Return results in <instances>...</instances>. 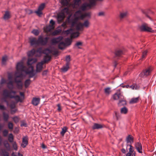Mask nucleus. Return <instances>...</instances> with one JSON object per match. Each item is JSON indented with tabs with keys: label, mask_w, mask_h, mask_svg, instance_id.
Segmentation results:
<instances>
[{
	"label": "nucleus",
	"mask_w": 156,
	"mask_h": 156,
	"mask_svg": "<svg viewBox=\"0 0 156 156\" xmlns=\"http://www.w3.org/2000/svg\"><path fill=\"white\" fill-rule=\"evenodd\" d=\"M37 61V59L36 58H29L27 62V65L28 68L27 69L24 66L23 61L17 63L16 66V70L15 74V81L17 84L18 88L21 89L22 88L23 83L21 81L23 77V73L24 72L26 74H28L30 77H32L34 76L35 73L34 66L32 65Z\"/></svg>",
	"instance_id": "f257e3e1"
},
{
	"label": "nucleus",
	"mask_w": 156,
	"mask_h": 156,
	"mask_svg": "<svg viewBox=\"0 0 156 156\" xmlns=\"http://www.w3.org/2000/svg\"><path fill=\"white\" fill-rule=\"evenodd\" d=\"M90 15L89 12H86L84 14L80 10L76 12L74 14V18L70 19V16H69L67 19V21L71 25L72 27H76L77 30H83V27L88 28L90 26V23L88 20L85 21L82 23L80 22H78L79 19L82 20L86 17H89Z\"/></svg>",
	"instance_id": "f03ea898"
},
{
	"label": "nucleus",
	"mask_w": 156,
	"mask_h": 156,
	"mask_svg": "<svg viewBox=\"0 0 156 156\" xmlns=\"http://www.w3.org/2000/svg\"><path fill=\"white\" fill-rule=\"evenodd\" d=\"M16 92L15 91H9L5 90H4L3 95L5 98H14L17 102H22L24 100V93L20 92V97L18 95H15Z\"/></svg>",
	"instance_id": "7ed1b4c3"
},
{
	"label": "nucleus",
	"mask_w": 156,
	"mask_h": 156,
	"mask_svg": "<svg viewBox=\"0 0 156 156\" xmlns=\"http://www.w3.org/2000/svg\"><path fill=\"white\" fill-rule=\"evenodd\" d=\"M103 0H98V1H102ZM98 0H89V3H84L80 7V9L82 11H85L90 8L91 7L96 5V2Z\"/></svg>",
	"instance_id": "20e7f679"
},
{
	"label": "nucleus",
	"mask_w": 156,
	"mask_h": 156,
	"mask_svg": "<svg viewBox=\"0 0 156 156\" xmlns=\"http://www.w3.org/2000/svg\"><path fill=\"white\" fill-rule=\"evenodd\" d=\"M69 13V11L68 8H66L62 9L61 12L57 15V20L58 22L60 23L64 20L65 18V13L68 14Z\"/></svg>",
	"instance_id": "39448f33"
},
{
	"label": "nucleus",
	"mask_w": 156,
	"mask_h": 156,
	"mask_svg": "<svg viewBox=\"0 0 156 156\" xmlns=\"http://www.w3.org/2000/svg\"><path fill=\"white\" fill-rule=\"evenodd\" d=\"M139 29L141 31H145L147 32L155 33L156 30H154L150 27H149L148 25L145 23L142 24L139 27Z\"/></svg>",
	"instance_id": "423d86ee"
},
{
	"label": "nucleus",
	"mask_w": 156,
	"mask_h": 156,
	"mask_svg": "<svg viewBox=\"0 0 156 156\" xmlns=\"http://www.w3.org/2000/svg\"><path fill=\"white\" fill-rule=\"evenodd\" d=\"M41 48H39L37 51L34 49H33L28 52L27 53V55L28 57H32L34 55L36 56H40L41 55Z\"/></svg>",
	"instance_id": "0eeeda50"
},
{
	"label": "nucleus",
	"mask_w": 156,
	"mask_h": 156,
	"mask_svg": "<svg viewBox=\"0 0 156 156\" xmlns=\"http://www.w3.org/2000/svg\"><path fill=\"white\" fill-rule=\"evenodd\" d=\"M48 60L46 59V58H44V61H41L38 63L36 65V71L37 72H40L41 71L43 68V65L46 62L50 60V57L48 56Z\"/></svg>",
	"instance_id": "6e6552de"
},
{
	"label": "nucleus",
	"mask_w": 156,
	"mask_h": 156,
	"mask_svg": "<svg viewBox=\"0 0 156 156\" xmlns=\"http://www.w3.org/2000/svg\"><path fill=\"white\" fill-rule=\"evenodd\" d=\"M50 24L44 28V31L46 33L50 32L55 28V22L52 20H51L50 22Z\"/></svg>",
	"instance_id": "1a4fd4ad"
},
{
	"label": "nucleus",
	"mask_w": 156,
	"mask_h": 156,
	"mask_svg": "<svg viewBox=\"0 0 156 156\" xmlns=\"http://www.w3.org/2000/svg\"><path fill=\"white\" fill-rule=\"evenodd\" d=\"M153 68L151 66L146 68L144 69L141 73V76H147L151 74L152 70Z\"/></svg>",
	"instance_id": "9d476101"
},
{
	"label": "nucleus",
	"mask_w": 156,
	"mask_h": 156,
	"mask_svg": "<svg viewBox=\"0 0 156 156\" xmlns=\"http://www.w3.org/2000/svg\"><path fill=\"white\" fill-rule=\"evenodd\" d=\"M64 33L67 34H71L70 37L71 38L76 37L80 34L78 32H73V30L71 29L65 31Z\"/></svg>",
	"instance_id": "9b49d317"
},
{
	"label": "nucleus",
	"mask_w": 156,
	"mask_h": 156,
	"mask_svg": "<svg viewBox=\"0 0 156 156\" xmlns=\"http://www.w3.org/2000/svg\"><path fill=\"white\" fill-rule=\"evenodd\" d=\"M48 37H47L43 38L42 36H40L38 38V45L40 44L42 45H46L48 43Z\"/></svg>",
	"instance_id": "f8f14e48"
},
{
	"label": "nucleus",
	"mask_w": 156,
	"mask_h": 156,
	"mask_svg": "<svg viewBox=\"0 0 156 156\" xmlns=\"http://www.w3.org/2000/svg\"><path fill=\"white\" fill-rule=\"evenodd\" d=\"M128 146L129 148L128 149V148L127 150H127H129V151L126 154V156H135L136 152L134 151L133 147L130 145Z\"/></svg>",
	"instance_id": "ddd939ff"
},
{
	"label": "nucleus",
	"mask_w": 156,
	"mask_h": 156,
	"mask_svg": "<svg viewBox=\"0 0 156 156\" xmlns=\"http://www.w3.org/2000/svg\"><path fill=\"white\" fill-rule=\"evenodd\" d=\"M45 4L42 3L39 6L37 10L35 11V12L39 16H40L42 14V11L45 7Z\"/></svg>",
	"instance_id": "4468645a"
},
{
	"label": "nucleus",
	"mask_w": 156,
	"mask_h": 156,
	"mask_svg": "<svg viewBox=\"0 0 156 156\" xmlns=\"http://www.w3.org/2000/svg\"><path fill=\"white\" fill-rule=\"evenodd\" d=\"M126 149L128 148V146L129 145H131L132 143L133 142V137L130 135H128L126 138Z\"/></svg>",
	"instance_id": "2eb2a0df"
},
{
	"label": "nucleus",
	"mask_w": 156,
	"mask_h": 156,
	"mask_svg": "<svg viewBox=\"0 0 156 156\" xmlns=\"http://www.w3.org/2000/svg\"><path fill=\"white\" fill-rule=\"evenodd\" d=\"M123 97L122 95L121 94L120 92L119 91L113 95L112 98L114 100L119 99V100H121V99H123Z\"/></svg>",
	"instance_id": "dca6fc26"
},
{
	"label": "nucleus",
	"mask_w": 156,
	"mask_h": 156,
	"mask_svg": "<svg viewBox=\"0 0 156 156\" xmlns=\"http://www.w3.org/2000/svg\"><path fill=\"white\" fill-rule=\"evenodd\" d=\"M11 73H9L8 76V79L9 82L8 83L7 86L9 89H12L13 87V81L12 80V76H11Z\"/></svg>",
	"instance_id": "f3484780"
},
{
	"label": "nucleus",
	"mask_w": 156,
	"mask_h": 156,
	"mask_svg": "<svg viewBox=\"0 0 156 156\" xmlns=\"http://www.w3.org/2000/svg\"><path fill=\"white\" fill-rule=\"evenodd\" d=\"M135 147L139 153H142V146L140 142H136L135 144Z\"/></svg>",
	"instance_id": "a211bd4d"
},
{
	"label": "nucleus",
	"mask_w": 156,
	"mask_h": 156,
	"mask_svg": "<svg viewBox=\"0 0 156 156\" xmlns=\"http://www.w3.org/2000/svg\"><path fill=\"white\" fill-rule=\"evenodd\" d=\"M51 52V51L48 49H46L44 51H42L41 50V54L42 53H44L46 54V56H45L44 58V61H44V58H46V59L47 60H48V58L47 57L48 56H49L50 57V60L51 58V56L50 55V53Z\"/></svg>",
	"instance_id": "6ab92c4d"
},
{
	"label": "nucleus",
	"mask_w": 156,
	"mask_h": 156,
	"mask_svg": "<svg viewBox=\"0 0 156 156\" xmlns=\"http://www.w3.org/2000/svg\"><path fill=\"white\" fill-rule=\"evenodd\" d=\"M28 139L27 136H25L23 137L22 142L21 144V146L23 148H25L28 144Z\"/></svg>",
	"instance_id": "aec40b11"
},
{
	"label": "nucleus",
	"mask_w": 156,
	"mask_h": 156,
	"mask_svg": "<svg viewBox=\"0 0 156 156\" xmlns=\"http://www.w3.org/2000/svg\"><path fill=\"white\" fill-rule=\"evenodd\" d=\"M30 43L31 45H38V39L37 40L35 37H30L29 38Z\"/></svg>",
	"instance_id": "412c9836"
},
{
	"label": "nucleus",
	"mask_w": 156,
	"mask_h": 156,
	"mask_svg": "<svg viewBox=\"0 0 156 156\" xmlns=\"http://www.w3.org/2000/svg\"><path fill=\"white\" fill-rule=\"evenodd\" d=\"M40 101V99L39 98H33L32 103L34 106L37 105Z\"/></svg>",
	"instance_id": "4be33fe9"
},
{
	"label": "nucleus",
	"mask_w": 156,
	"mask_h": 156,
	"mask_svg": "<svg viewBox=\"0 0 156 156\" xmlns=\"http://www.w3.org/2000/svg\"><path fill=\"white\" fill-rule=\"evenodd\" d=\"M63 37L62 36H59L56 38L52 39L51 40L52 43L53 44H56L59 43L62 40Z\"/></svg>",
	"instance_id": "5701e85b"
},
{
	"label": "nucleus",
	"mask_w": 156,
	"mask_h": 156,
	"mask_svg": "<svg viewBox=\"0 0 156 156\" xmlns=\"http://www.w3.org/2000/svg\"><path fill=\"white\" fill-rule=\"evenodd\" d=\"M105 126L102 124L94 123L92 127V128L93 129H99L105 127Z\"/></svg>",
	"instance_id": "b1692460"
},
{
	"label": "nucleus",
	"mask_w": 156,
	"mask_h": 156,
	"mask_svg": "<svg viewBox=\"0 0 156 156\" xmlns=\"http://www.w3.org/2000/svg\"><path fill=\"white\" fill-rule=\"evenodd\" d=\"M11 17L10 14L9 12L6 11L3 16V18L5 20H7Z\"/></svg>",
	"instance_id": "393cba45"
},
{
	"label": "nucleus",
	"mask_w": 156,
	"mask_h": 156,
	"mask_svg": "<svg viewBox=\"0 0 156 156\" xmlns=\"http://www.w3.org/2000/svg\"><path fill=\"white\" fill-rule=\"evenodd\" d=\"M69 63L67 62L65 66H63L62 68L61 69L63 72H66L69 69Z\"/></svg>",
	"instance_id": "a878e982"
},
{
	"label": "nucleus",
	"mask_w": 156,
	"mask_h": 156,
	"mask_svg": "<svg viewBox=\"0 0 156 156\" xmlns=\"http://www.w3.org/2000/svg\"><path fill=\"white\" fill-rule=\"evenodd\" d=\"M118 104L120 106L126 104V100L124 99V97L123 99H121V100H119Z\"/></svg>",
	"instance_id": "bb28decb"
},
{
	"label": "nucleus",
	"mask_w": 156,
	"mask_h": 156,
	"mask_svg": "<svg viewBox=\"0 0 156 156\" xmlns=\"http://www.w3.org/2000/svg\"><path fill=\"white\" fill-rule=\"evenodd\" d=\"M80 2V0H74V3L72 5V6L73 8H75L76 5L79 6Z\"/></svg>",
	"instance_id": "cd10ccee"
},
{
	"label": "nucleus",
	"mask_w": 156,
	"mask_h": 156,
	"mask_svg": "<svg viewBox=\"0 0 156 156\" xmlns=\"http://www.w3.org/2000/svg\"><path fill=\"white\" fill-rule=\"evenodd\" d=\"M66 46V44L63 42H61L58 45V48L60 49H64Z\"/></svg>",
	"instance_id": "c85d7f7f"
},
{
	"label": "nucleus",
	"mask_w": 156,
	"mask_h": 156,
	"mask_svg": "<svg viewBox=\"0 0 156 156\" xmlns=\"http://www.w3.org/2000/svg\"><path fill=\"white\" fill-rule=\"evenodd\" d=\"M139 100V97L132 98L129 101V103L130 104H134L136 103Z\"/></svg>",
	"instance_id": "c756f323"
},
{
	"label": "nucleus",
	"mask_w": 156,
	"mask_h": 156,
	"mask_svg": "<svg viewBox=\"0 0 156 156\" xmlns=\"http://www.w3.org/2000/svg\"><path fill=\"white\" fill-rule=\"evenodd\" d=\"M10 107L12 109L11 110V113L12 114H13L15 113L17 111V110L16 109H13V108H14L15 107V104L14 103L13 104L11 105L10 106Z\"/></svg>",
	"instance_id": "7c9ffc66"
},
{
	"label": "nucleus",
	"mask_w": 156,
	"mask_h": 156,
	"mask_svg": "<svg viewBox=\"0 0 156 156\" xmlns=\"http://www.w3.org/2000/svg\"><path fill=\"white\" fill-rule=\"evenodd\" d=\"M65 43L66 44V46L70 45L72 42V40L71 39L69 38H66L65 41Z\"/></svg>",
	"instance_id": "2f4dec72"
},
{
	"label": "nucleus",
	"mask_w": 156,
	"mask_h": 156,
	"mask_svg": "<svg viewBox=\"0 0 156 156\" xmlns=\"http://www.w3.org/2000/svg\"><path fill=\"white\" fill-rule=\"evenodd\" d=\"M68 128L66 126H64L62 129V131L60 132L62 136H64L65 133L67 131Z\"/></svg>",
	"instance_id": "473e14b6"
},
{
	"label": "nucleus",
	"mask_w": 156,
	"mask_h": 156,
	"mask_svg": "<svg viewBox=\"0 0 156 156\" xmlns=\"http://www.w3.org/2000/svg\"><path fill=\"white\" fill-rule=\"evenodd\" d=\"M70 0H61V4L64 6L67 5Z\"/></svg>",
	"instance_id": "72a5a7b5"
},
{
	"label": "nucleus",
	"mask_w": 156,
	"mask_h": 156,
	"mask_svg": "<svg viewBox=\"0 0 156 156\" xmlns=\"http://www.w3.org/2000/svg\"><path fill=\"white\" fill-rule=\"evenodd\" d=\"M128 109L126 107H124L121 108L120 112L122 114H126L127 113Z\"/></svg>",
	"instance_id": "f704fd0d"
},
{
	"label": "nucleus",
	"mask_w": 156,
	"mask_h": 156,
	"mask_svg": "<svg viewBox=\"0 0 156 156\" xmlns=\"http://www.w3.org/2000/svg\"><path fill=\"white\" fill-rule=\"evenodd\" d=\"M31 83V81L30 79L26 80L24 82V86L26 88L28 87Z\"/></svg>",
	"instance_id": "c9c22d12"
},
{
	"label": "nucleus",
	"mask_w": 156,
	"mask_h": 156,
	"mask_svg": "<svg viewBox=\"0 0 156 156\" xmlns=\"http://www.w3.org/2000/svg\"><path fill=\"white\" fill-rule=\"evenodd\" d=\"M62 30L60 29H58L55 30L52 33V35H56L60 33H61Z\"/></svg>",
	"instance_id": "e433bc0d"
},
{
	"label": "nucleus",
	"mask_w": 156,
	"mask_h": 156,
	"mask_svg": "<svg viewBox=\"0 0 156 156\" xmlns=\"http://www.w3.org/2000/svg\"><path fill=\"white\" fill-rule=\"evenodd\" d=\"M129 88L132 90H136L139 88V87L136 85V84L134 83L131 86H129Z\"/></svg>",
	"instance_id": "4c0bfd02"
},
{
	"label": "nucleus",
	"mask_w": 156,
	"mask_h": 156,
	"mask_svg": "<svg viewBox=\"0 0 156 156\" xmlns=\"http://www.w3.org/2000/svg\"><path fill=\"white\" fill-rule=\"evenodd\" d=\"M4 146L6 147V148L7 149L9 150L10 149V146L8 141H5L4 143Z\"/></svg>",
	"instance_id": "58836bf2"
},
{
	"label": "nucleus",
	"mask_w": 156,
	"mask_h": 156,
	"mask_svg": "<svg viewBox=\"0 0 156 156\" xmlns=\"http://www.w3.org/2000/svg\"><path fill=\"white\" fill-rule=\"evenodd\" d=\"M32 33L35 35L37 36L39 34L40 31L38 30L34 29L32 31Z\"/></svg>",
	"instance_id": "ea45409f"
},
{
	"label": "nucleus",
	"mask_w": 156,
	"mask_h": 156,
	"mask_svg": "<svg viewBox=\"0 0 156 156\" xmlns=\"http://www.w3.org/2000/svg\"><path fill=\"white\" fill-rule=\"evenodd\" d=\"M128 15V13L127 12H122L120 14V17L121 18H123L126 17Z\"/></svg>",
	"instance_id": "a19ab883"
},
{
	"label": "nucleus",
	"mask_w": 156,
	"mask_h": 156,
	"mask_svg": "<svg viewBox=\"0 0 156 156\" xmlns=\"http://www.w3.org/2000/svg\"><path fill=\"white\" fill-rule=\"evenodd\" d=\"M111 92V88H110L107 87L105 89V92L106 94L108 95Z\"/></svg>",
	"instance_id": "79ce46f5"
},
{
	"label": "nucleus",
	"mask_w": 156,
	"mask_h": 156,
	"mask_svg": "<svg viewBox=\"0 0 156 156\" xmlns=\"http://www.w3.org/2000/svg\"><path fill=\"white\" fill-rule=\"evenodd\" d=\"M123 54L122 51L121 50H119L115 52V55L118 56H119Z\"/></svg>",
	"instance_id": "37998d69"
},
{
	"label": "nucleus",
	"mask_w": 156,
	"mask_h": 156,
	"mask_svg": "<svg viewBox=\"0 0 156 156\" xmlns=\"http://www.w3.org/2000/svg\"><path fill=\"white\" fill-rule=\"evenodd\" d=\"M8 59V57L7 56H5L3 57L2 60V63L3 64H5L6 61Z\"/></svg>",
	"instance_id": "c03bdc74"
},
{
	"label": "nucleus",
	"mask_w": 156,
	"mask_h": 156,
	"mask_svg": "<svg viewBox=\"0 0 156 156\" xmlns=\"http://www.w3.org/2000/svg\"><path fill=\"white\" fill-rule=\"evenodd\" d=\"M13 135L12 134H10L9 136L8 140L9 141L12 142L13 141Z\"/></svg>",
	"instance_id": "a18cd8bd"
},
{
	"label": "nucleus",
	"mask_w": 156,
	"mask_h": 156,
	"mask_svg": "<svg viewBox=\"0 0 156 156\" xmlns=\"http://www.w3.org/2000/svg\"><path fill=\"white\" fill-rule=\"evenodd\" d=\"M3 117L4 120L5 121H7L9 118V115L7 114L3 113Z\"/></svg>",
	"instance_id": "49530a36"
},
{
	"label": "nucleus",
	"mask_w": 156,
	"mask_h": 156,
	"mask_svg": "<svg viewBox=\"0 0 156 156\" xmlns=\"http://www.w3.org/2000/svg\"><path fill=\"white\" fill-rule=\"evenodd\" d=\"M50 51H51L50 54L51 53L54 55H57L58 53V51L56 50H55L54 51H51L50 50Z\"/></svg>",
	"instance_id": "de8ad7c7"
},
{
	"label": "nucleus",
	"mask_w": 156,
	"mask_h": 156,
	"mask_svg": "<svg viewBox=\"0 0 156 156\" xmlns=\"http://www.w3.org/2000/svg\"><path fill=\"white\" fill-rule=\"evenodd\" d=\"M12 147L15 150H17L18 147L17 146V145L15 142L13 143L12 144Z\"/></svg>",
	"instance_id": "09e8293b"
},
{
	"label": "nucleus",
	"mask_w": 156,
	"mask_h": 156,
	"mask_svg": "<svg viewBox=\"0 0 156 156\" xmlns=\"http://www.w3.org/2000/svg\"><path fill=\"white\" fill-rule=\"evenodd\" d=\"M13 119L15 123H17L19 121V118L16 116L13 117Z\"/></svg>",
	"instance_id": "8fccbe9b"
},
{
	"label": "nucleus",
	"mask_w": 156,
	"mask_h": 156,
	"mask_svg": "<svg viewBox=\"0 0 156 156\" xmlns=\"http://www.w3.org/2000/svg\"><path fill=\"white\" fill-rule=\"evenodd\" d=\"M147 53V51L146 50L144 51L142 54V58H144L146 56Z\"/></svg>",
	"instance_id": "3c124183"
},
{
	"label": "nucleus",
	"mask_w": 156,
	"mask_h": 156,
	"mask_svg": "<svg viewBox=\"0 0 156 156\" xmlns=\"http://www.w3.org/2000/svg\"><path fill=\"white\" fill-rule=\"evenodd\" d=\"M8 127L9 129H12L13 128V124H12L11 122H9L8 123Z\"/></svg>",
	"instance_id": "603ef678"
},
{
	"label": "nucleus",
	"mask_w": 156,
	"mask_h": 156,
	"mask_svg": "<svg viewBox=\"0 0 156 156\" xmlns=\"http://www.w3.org/2000/svg\"><path fill=\"white\" fill-rule=\"evenodd\" d=\"M70 57L69 56H67L66 57V61L67 62H68L69 63V62L70 61Z\"/></svg>",
	"instance_id": "864d4df0"
},
{
	"label": "nucleus",
	"mask_w": 156,
	"mask_h": 156,
	"mask_svg": "<svg viewBox=\"0 0 156 156\" xmlns=\"http://www.w3.org/2000/svg\"><path fill=\"white\" fill-rule=\"evenodd\" d=\"M8 134V131L6 130H5L3 131V134L4 136H6Z\"/></svg>",
	"instance_id": "5fc2aeb1"
},
{
	"label": "nucleus",
	"mask_w": 156,
	"mask_h": 156,
	"mask_svg": "<svg viewBox=\"0 0 156 156\" xmlns=\"http://www.w3.org/2000/svg\"><path fill=\"white\" fill-rule=\"evenodd\" d=\"M82 43L81 42L79 41L76 42V45L79 47V46H81L82 45Z\"/></svg>",
	"instance_id": "6e6d98bb"
},
{
	"label": "nucleus",
	"mask_w": 156,
	"mask_h": 156,
	"mask_svg": "<svg viewBox=\"0 0 156 156\" xmlns=\"http://www.w3.org/2000/svg\"><path fill=\"white\" fill-rule=\"evenodd\" d=\"M120 118L119 115L117 113H115V118L117 120H118Z\"/></svg>",
	"instance_id": "4d7b16f0"
},
{
	"label": "nucleus",
	"mask_w": 156,
	"mask_h": 156,
	"mask_svg": "<svg viewBox=\"0 0 156 156\" xmlns=\"http://www.w3.org/2000/svg\"><path fill=\"white\" fill-rule=\"evenodd\" d=\"M67 22H64L62 23V26L64 27H66V26Z\"/></svg>",
	"instance_id": "13d9d810"
},
{
	"label": "nucleus",
	"mask_w": 156,
	"mask_h": 156,
	"mask_svg": "<svg viewBox=\"0 0 156 156\" xmlns=\"http://www.w3.org/2000/svg\"><path fill=\"white\" fill-rule=\"evenodd\" d=\"M48 73L47 70L44 71L42 73V75L43 76L46 75H47Z\"/></svg>",
	"instance_id": "bf43d9fd"
},
{
	"label": "nucleus",
	"mask_w": 156,
	"mask_h": 156,
	"mask_svg": "<svg viewBox=\"0 0 156 156\" xmlns=\"http://www.w3.org/2000/svg\"><path fill=\"white\" fill-rule=\"evenodd\" d=\"M6 82V81L4 79L2 78V79L1 81V84H2L5 83Z\"/></svg>",
	"instance_id": "052dcab7"
},
{
	"label": "nucleus",
	"mask_w": 156,
	"mask_h": 156,
	"mask_svg": "<svg viewBox=\"0 0 156 156\" xmlns=\"http://www.w3.org/2000/svg\"><path fill=\"white\" fill-rule=\"evenodd\" d=\"M57 106L58 107V110L59 111H60L61 110L60 105L59 104H58L57 105Z\"/></svg>",
	"instance_id": "680f3d73"
},
{
	"label": "nucleus",
	"mask_w": 156,
	"mask_h": 156,
	"mask_svg": "<svg viewBox=\"0 0 156 156\" xmlns=\"http://www.w3.org/2000/svg\"><path fill=\"white\" fill-rule=\"evenodd\" d=\"M5 108V107L4 106L2 105H0V109L1 110H4Z\"/></svg>",
	"instance_id": "e2e57ef3"
},
{
	"label": "nucleus",
	"mask_w": 156,
	"mask_h": 156,
	"mask_svg": "<svg viewBox=\"0 0 156 156\" xmlns=\"http://www.w3.org/2000/svg\"><path fill=\"white\" fill-rule=\"evenodd\" d=\"M121 151L123 153H126V151L125 149L123 148L121 150Z\"/></svg>",
	"instance_id": "0e129e2a"
},
{
	"label": "nucleus",
	"mask_w": 156,
	"mask_h": 156,
	"mask_svg": "<svg viewBox=\"0 0 156 156\" xmlns=\"http://www.w3.org/2000/svg\"><path fill=\"white\" fill-rule=\"evenodd\" d=\"M21 126H26V124L25 123H22L21 125Z\"/></svg>",
	"instance_id": "69168bd1"
},
{
	"label": "nucleus",
	"mask_w": 156,
	"mask_h": 156,
	"mask_svg": "<svg viewBox=\"0 0 156 156\" xmlns=\"http://www.w3.org/2000/svg\"><path fill=\"white\" fill-rule=\"evenodd\" d=\"M41 147L43 148H46V146L44 145V144H42L41 145Z\"/></svg>",
	"instance_id": "338daca9"
},
{
	"label": "nucleus",
	"mask_w": 156,
	"mask_h": 156,
	"mask_svg": "<svg viewBox=\"0 0 156 156\" xmlns=\"http://www.w3.org/2000/svg\"><path fill=\"white\" fill-rule=\"evenodd\" d=\"M28 11H29V12H28L29 14H30L33 13V11L31 10H29Z\"/></svg>",
	"instance_id": "774afa93"
}]
</instances>
